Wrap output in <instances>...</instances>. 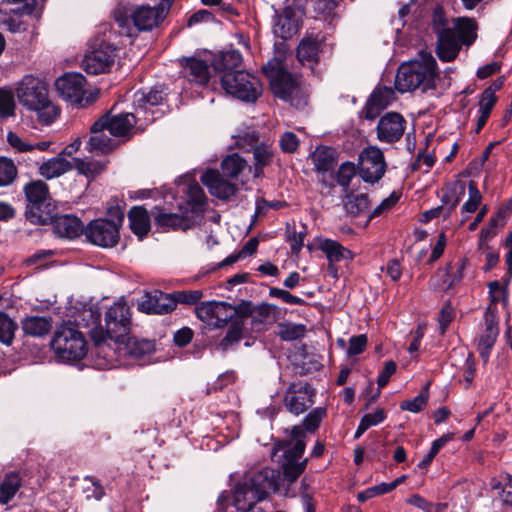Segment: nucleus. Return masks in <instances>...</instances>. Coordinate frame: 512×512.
Listing matches in <instances>:
<instances>
[{
  "label": "nucleus",
  "instance_id": "obj_27",
  "mask_svg": "<svg viewBox=\"0 0 512 512\" xmlns=\"http://www.w3.org/2000/svg\"><path fill=\"white\" fill-rule=\"evenodd\" d=\"M140 308L150 314H167L175 310V301L171 293L156 290L153 294L146 295Z\"/></svg>",
  "mask_w": 512,
  "mask_h": 512
},
{
  "label": "nucleus",
  "instance_id": "obj_45",
  "mask_svg": "<svg viewBox=\"0 0 512 512\" xmlns=\"http://www.w3.org/2000/svg\"><path fill=\"white\" fill-rule=\"evenodd\" d=\"M82 493L88 501H100L106 495L101 481L94 476H85L83 478Z\"/></svg>",
  "mask_w": 512,
  "mask_h": 512
},
{
  "label": "nucleus",
  "instance_id": "obj_9",
  "mask_svg": "<svg viewBox=\"0 0 512 512\" xmlns=\"http://www.w3.org/2000/svg\"><path fill=\"white\" fill-rule=\"evenodd\" d=\"M220 83L226 94L245 103H254L262 95L260 79L245 70L224 73Z\"/></svg>",
  "mask_w": 512,
  "mask_h": 512
},
{
  "label": "nucleus",
  "instance_id": "obj_51",
  "mask_svg": "<svg viewBox=\"0 0 512 512\" xmlns=\"http://www.w3.org/2000/svg\"><path fill=\"white\" fill-rule=\"evenodd\" d=\"M306 327L303 324L284 323L279 324V337L284 341H294L304 336Z\"/></svg>",
  "mask_w": 512,
  "mask_h": 512
},
{
  "label": "nucleus",
  "instance_id": "obj_14",
  "mask_svg": "<svg viewBox=\"0 0 512 512\" xmlns=\"http://www.w3.org/2000/svg\"><path fill=\"white\" fill-rule=\"evenodd\" d=\"M263 72L269 79L271 89L276 97L287 101L297 90V80L279 62H268L263 67Z\"/></svg>",
  "mask_w": 512,
  "mask_h": 512
},
{
  "label": "nucleus",
  "instance_id": "obj_30",
  "mask_svg": "<svg viewBox=\"0 0 512 512\" xmlns=\"http://www.w3.org/2000/svg\"><path fill=\"white\" fill-rule=\"evenodd\" d=\"M299 31L298 20L294 11L286 8L281 14L274 16L273 33L283 40L290 39Z\"/></svg>",
  "mask_w": 512,
  "mask_h": 512
},
{
  "label": "nucleus",
  "instance_id": "obj_61",
  "mask_svg": "<svg viewBox=\"0 0 512 512\" xmlns=\"http://www.w3.org/2000/svg\"><path fill=\"white\" fill-rule=\"evenodd\" d=\"M427 399L428 395L420 393L414 399L402 402L400 407L402 410L417 413L420 412L425 407Z\"/></svg>",
  "mask_w": 512,
  "mask_h": 512
},
{
  "label": "nucleus",
  "instance_id": "obj_24",
  "mask_svg": "<svg viewBox=\"0 0 512 512\" xmlns=\"http://www.w3.org/2000/svg\"><path fill=\"white\" fill-rule=\"evenodd\" d=\"M236 144L242 152L252 151L254 160H269L274 157L272 145L269 142H259V137L255 132L239 137Z\"/></svg>",
  "mask_w": 512,
  "mask_h": 512
},
{
  "label": "nucleus",
  "instance_id": "obj_40",
  "mask_svg": "<svg viewBox=\"0 0 512 512\" xmlns=\"http://www.w3.org/2000/svg\"><path fill=\"white\" fill-rule=\"evenodd\" d=\"M246 330H248V327H244L243 321L235 319L228 328L225 337L219 342L218 348L222 352H226L230 347L237 344L243 336L248 335Z\"/></svg>",
  "mask_w": 512,
  "mask_h": 512
},
{
  "label": "nucleus",
  "instance_id": "obj_46",
  "mask_svg": "<svg viewBox=\"0 0 512 512\" xmlns=\"http://www.w3.org/2000/svg\"><path fill=\"white\" fill-rule=\"evenodd\" d=\"M7 141L10 144V146H12L15 150H17L19 152H28V151H32L34 149H38L40 151H45L52 144L51 142H46V141L38 142L36 144H30V143L24 141L22 138H20L14 132L8 133Z\"/></svg>",
  "mask_w": 512,
  "mask_h": 512
},
{
  "label": "nucleus",
  "instance_id": "obj_53",
  "mask_svg": "<svg viewBox=\"0 0 512 512\" xmlns=\"http://www.w3.org/2000/svg\"><path fill=\"white\" fill-rule=\"evenodd\" d=\"M396 487H397V483H381L379 485L369 487L362 492H359L357 495V499L360 502H365V501H367L371 498H374L376 496L389 493Z\"/></svg>",
  "mask_w": 512,
  "mask_h": 512
},
{
  "label": "nucleus",
  "instance_id": "obj_44",
  "mask_svg": "<svg viewBox=\"0 0 512 512\" xmlns=\"http://www.w3.org/2000/svg\"><path fill=\"white\" fill-rule=\"evenodd\" d=\"M18 330V324L7 313L0 312V343L11 346Z\"/></svg>",
  "mask_w": 512,
  "mask_h": 512
},
{
  "label": "nucleus",
  "instance_id": "obj_15",
  "mask_svg": "<svg viewBox=\"0 0 512 512\" xmlns=\"http://www.w3.org/2000/svg\"><path fill=\"white\" fill-rule=\"evenodd\" d=\"M85 85L86 79L80 73H66L55 81L59 95L79 107H84L93 101V98H84Z\"/></svg>",
  "mask_w": 512,
  "mask_h": 512
},
{
  "label": "nucleus",
  "instance_id": "obj_16",
  "mask_svg": "<svg viewBox=\"0 0 512 512\" xmlns=\"http://www.w3.org/2000/svg\"><path fill=\"white\" fill-rule=\"evenodd\" d=\"M315 390L308 383H291L284 395L285 408L294 415L306 412L314 404Z\"/></svg>",
  "mask_w": 512,
  "mask_h": 512
},
{
  "label": "nucleus",
  "instance_id": "obj_2",
  "mask_svg": "<svg viewBox=\"0 0 512 512\" xmlns=\"http://www.w3.org/2000/svg\"><path fill=\"white\" fill-rule=\"evenodd\" d=\"M173 200V194H165L163 202L151 208L155 225L165 231L191 229L196 224V219L203 216L207 207V197L198 183L187 186L186 198L177 204V212L173 211Z\"/></svg>",
  "mask_w": 512,
  "mask_h": 512
},
{
  "label": "nucleus",
  "instance_id": "obj_26",
  "mask_svg": "<svg viewBox=\"0 0 512 512\" xmlns=\"http://www.w3.org/2000/svg\"><path fill=\"white\" fill-rule=\"evenodd\" d=\"M53 232L61 237L74 239L84 234L85 228L79 218L73 215H60L50 219Z\"/></svg>",
  "mask_w": 512,
  "mask_h": 512
},
{
  "label": "nucleus",
  "instance_id": "obj_13",
  "mask_svg": "<svg viewBox=\"0 0 512 512\" xmlns=\"http://www.w3.org/2000/svg\"><path fill=\"white\" fill-rule=\"evenodd\" d=\"M123 215L118 218L119 223L109 219L92 220L86 227L84 235L86 239L99 247H114L119 241V225Z\"/></svg>",
  "mask_w": 512,
  "mask_h": 512
},
{
  "label": "nucleus",
  "instance_id": "obj_54",
  "mask_svg": "<svg viewBox=\"0 0 512 512\" xmlns=\"http://www.w3.org/2000/svg\"><path fill=\"white\" fill-rule=\"evenodd\" d=\"M195 313L203 323L215 328L214 301L200 302L195 306Z\"/></svg>",
  "mask_w": 512,
  "mask_h": 512
},
{
  "label": "nucleus",
  "instance_id": "obj_19",
  "mask_svg": "<svg viewBox=\"0 0 512 512\" xmlns=\"http://www.w3.org/2000/svg\"><path fill=\"white\" fill-rule=\"evenodd\" d=\"M485 329L478 340L480 356L486 361L499 334L497 308L489 304L484 314Z\"/></svg>",
  "mask_w": 512,
  "mask_h": 512
},
{
  "label": "nucleus",
  "instance_id": "obj_10",
  "mask_svg": "<svg viewBox=\"0 0 512 512\" xmlns=\"http://www.w3.org/2000/svg\"><path fill=\"white\" fill-rule=\"evenodd\" d=\"M245 162H222V173L217 170H207L200 178L209 193L221 200H228L237 192V188L226 177L236 178L244 169Z\"/></svg>",
  "mask_w": 512,
  "mask_h": 512
},
{
  "label": "nucleus",
  "instance_id": "obj_52",
  "mask_svg": "<svg viewBox=\"0 0 512 512\" xmlns=\"http://www.w3.org/2000/svg\"><path fill=\"white\" fill-rule=\"evenodd\" d=\"M246 303L249 305L250 312L243 318L241 317V320L244 323V327H248L246 333L248 335H251L253 333H259L264 331L266 322L262 320L260 317H257V314L253 312V305L250 301H246Z\"/></svg>",
  "mask_w": 512,
  "mask_h": 512
},
{
  "label": "nucleus",
  "instance_id": "obj_57",
  "mask_svg": "<svg viewBox=\"0 0 512 512\" xmlns=\"http://www.w3.org/2000/svg\"><path fill=\"white\" fill-rule=\"evenodd\" d=\"M171 294L173 300L175 301V307L177 306L178 303L186 305H197V303L203 296L201 290L175 291Z\"/></svg>",
  "mask_w": 512,
  "mask_h": 512
},
{
  "label": "nucleus",
  "instance_id": "obj_17",
  "mask_svg": "<svg viewBox=\"0 0 512 512\" xmlns=\"http://www.w3.org/2000/svg\"><path fill=\"white\" fill-rule=\"evenodd\" d=\"M72 169L88 178H93L102 167H100V162H42L38 171L42 177L50 180Z\"/></svg>",
  "mask_w": 512,
  "mask_h": 512
},
{
  "label": "nucleus",
  "instance_id": "obj_63",
  "mask_svg": "<svg viewBox=\"0 0 512 512\" xmlns=\"http://www.w3.org/2000/svg\"><path fill=\"white\" fill-rule=\"evenodd\" d=\"M489 292L491 296L490 304H493L495 307L496 304L500 301H503L504 305L506 304L507 293L498 281L489 283Z\"/></svg>",
  "mask_w": 512,
  "mask_h": 512
},
{
  "label": "nucleus",
  "instance_id": "obj_22",
  "mask_svg": "<svg viewBox=\"0 0 512 512\" xmlns=\"http://www.w3.org/2000/svg\"><path fill=\"white\" fill-rule=\"evenodd\" d=\"M214 308L215 328H222L229 322L232 323L235 319H241L250 312L249 305L244 300L237 305L224 301H214Z\"/></svg>",
  "mask_w": 512,
  "mask_h": 512
},
{
  "label": "nucleus",
  "instance_id": "obj_5",
  "mask_svg": "<svg viewBox=\"0 0 512 512\" xmlns=\"http://www.w3.org/2000/svg\"><path fill=\"white\" fill-rule=\"evenodd\" d=\"M436 60L430 54L422 55L421 60L403 63L398 68L395 88L400 93L421 89L423 92L434 88Z\"/></svg>",
  "mask_w": 512,
  "mask_h": 512
},
{
  "label": "nucleus",
  "instance_id": "obj_42",
  "mask_svg": "<svg viewBox=\"0 0 512 512\" xmlns=\"http://www.w3.org/2000/svg\"><path fill=\"white\" fill-rule=\"evenodd\" d=\"M369 199L366 194H355L352 190L344 194L343 206L347 213L358 215L369 208Z\"/></svg>",
  "mask_w": 512,
  "mask_h": 512
},
{
  "label": "nucleus",
  "instance_id": "obj_64",
  "mask_svg": "<svg viewBox=\"0 0 512 512\" xmlns=\"http://www.w3.org/2000/svg\"><path fill=\"white\" fill-rule=\"evenodd\" d=\"M400 199V194L393 191L389 197L385 198L371 213V217L380 216L383 212L391 209Z\"/></svg>",
  "mask_w": 512,
  "mask_h": 512
},
{
  "label": "nucleus",
  "instance_id": "obj_29",
  "mask_svg": "<svg viewBox=\"0 0 512 512\" xmlns=\"http://www.w3.org/2000/svg\"><path fill=\"white\" fill-rule=\"evenodd\" d=\"M183 76L190 82L206 84L209 80V67L201 59L188 57L180 59Z\"/></svg>",
  "mask_w": 512,
  "mask_h": 512
},
{
  "label": "nucleus",
  "instance_id": "obj_62",
  "mask_svg": "<svg viewBox=\"0 0 512 512\" xmlns=\"http://www.w3.org/2000/svg\"><path fill=\"white\" fill-rule=\"evenodd\" d=\"M279 145L283 152L292 153L298 148L299 139L293 132L287 131L282 134Z\"/></svg>",
  "mask_w": 512,
  "mask_h": 512
},
{
  "label": "nucleus",
  "instance_id": "obj_35",
  "mask_svg": "<svg viewBox=\"0 0 512 512\" xmlns=\"http://www.w3.org/2000/svg\"><path fill=\"white\" fill-rule=\"evenodd\" d=\"M259 501H262L261 497L254 493L253 489L246 482L236 487L233 504L238 511L249 512Z\"/></svg>",
  "mask_w": 512,
  "mask_h": 512
},
{
  "label": "nucleus",
  "instance_id": "obj_6",
  "mask_svg": "<svg viewBox=\"0 0 512 512\" xmlns=\"http://www.w3.org/2000/svg\"><path fill=\"white\" fill-rule=\"evenodd\" d=\"M113 16L120 28V34L128 37L134 35V28L138 32L151 31L166 18L164 9L149 5L137 6L130 13L124 7H119L115 9Z\"/></svg>",
  "mask_w": 512,
  "mask_h": 512
},
{
  "label": "nucleus",
  "instance_id": "obj_38",
  "mask_svg": "<svg viewBox=\"0 0 512 512\" xmlns=\"http://www.w3.org/2000/svg\"><path fill=\"white\" fill-rule=\"evenodd\" d=\"M22 329L25 334L33 337H42L51 330V320L41 316H29L22 320Z\"/></svg>",
  "mask_w": 512,
  "mask_h": 512
},
{
  "label": "nucleus",
  "instance_id": "obj_43",
  "mask_svg": "<svg viewBox=\"0 0 512 512\" xmlns=\"http://www.w3.org/2000/svg\"><path fill=\"white\" fill-rule=\"evenodd\" d=\"M497 100H498L497 96H490L484 92L481 93L480 98H479V103H478L479 116H478L476 128H475L476 133H479L480 130L487 123V120L489 119L490 114H491L495 104L497 103Z\"/></svg>",
  "mask_w": 512,
  "mask_h": 512
},
{
  "label": "nucleus",
  "instance_id": "obj_48",
  "mask_svg": "<svg viewBox=\"0 0 512 512\" xmlns=\"http://www.w3.org/2000/svg\"><path fill=\"white\" fill-rule=\"evenodd\" d=\"M370 166L359 167V175L360 177L367 183H375L379 181L386 169V162H369Z\"/></svg>",
  "mask_w": 512,
  "mask_h": 512
},
{
  "label": "nucleus",
  "instance_id": "obj_36",
  "mask_svg": "<svg viewBox=\"0 0 512 512\" xmlns=\"http://www.w3.org/2000/svg\"><path fill=\"white\" fill-rule=\"evenodd\" d=\"M128 219L132 232L139 238H143L150 231V215L144 207H133L128 213Z\"/></svg>",
  "mask_w": 512,
  "mask_h": 512
},
{
  "label": "nucleus",
  "instance_id": "obj_3",
  "mask_svg": "<svg viewBox=\"0 0 512 512\" xmlns=\"http://www.w3.org/2000/svg\"><path fill=\"white\" fill-rule=\"evenodd\" d=\"M431 28L436 34V53L443 62L457 58L463 46L470 47L477 38L478 24L474 18L448 19L442 6L437 5L431 15Z\"/></svg>",
  "mask_w": 512,
  "mask_h": 512
},
{
  "label": "nucleus",
  "instance_id": "obj_7",
  "mask_svg": "<svg viewBox=\"0 0 512 512\" xmlns=\"http://www.w3.org/2000/svg\"><path fill=\"white\" fill-rule=\"evenodd\" d=\"M27 201L25 215L33 224H46L52 219L55 209L48 185L42 180H33L23 188Z\"/></svg>",
  "mask_w": 512,
  "mask_h": 512
},
{
  "label": "nucleus",
  "instance_id": "obj_18",
  "mask_svg": "<svg viewBox=\"0 0 512 512\" xmlns=\"http://www.w3.org/2000/svg\"><path fill=\"white\" fill-rule=\"evenodd\" d=\"M115 56V47L109 43H101L98 48L85 55L82 67L89 74H101L109 70L114 63Z\"/></svg>",
  "mask_w": 512,
  "mask_h": 512
},
{
  "label": "nucleus",
  "instance_id": "obj_21",
  "mask_svg": "<svg viewBox=\"0 0 512 512\" xmlns=\"http://www.w3.org/2000/svg\"><path fill=\"white\" fill-rule=\"evenodd\" d=\"M101 313L98 308H84L76 319L77 324L89 328V335L99 353L105 349V333L100 325Z\"/></svg>",
  "mask_w": 512,
  "mask_h": 512
},
{
  "label": "nucleus",
  "instance_id": "obj_59",
  "mask_svg": "<svg viewBox=\"0 0 512 512\" xmlns=\"http://www.w3.org/2000/svg\"><path fill=\"white\" fill-rule=\"evenodd\" d=\"M368 339L365 334L354 335L349 339L347 349L348 356H356L364 352L367 347Z\"/></svg>",
  "mask_w": 512,
  "mask_h": 512
},
{
  "label": "nucleus",
  "instance_id": "obj_37",
  "mask_svg": "<svg viewBox=\"0 0 512 512\" xmlns=\"http://www.w3.org/2000/svg\"><path fill=\"white\" fill-rule=\"evenodd\" d=\"M242 64V55L238 50H227L220 52L212 62L216 71L227 73L238 71L237 68Z\"/></svg>",
  "mask_w": 512,
  "mask_h": 512
},
{
  "label": "nucleus",
  "instance_id": "obj_58",
  "mask_svg": "<svg viewBox=\"0 0 512 512\" xmlns=\"http://www.w3.org/2000/svg\"><path fill=\"white\" fill-rule=\"evenodd\" d=\"M18 174L14 162H0V186H7L16 179Z\"/></svg>",
  "mask_w": 512,
  "mask_h": 512
},
{
  "label": "nucleus",
  "instance_id": "obj_12",
  "mask_svg": "<svg viewBox=\"0 0 512 512\" xmlns=\"http://www.w3.org/2000/svg\"><path fill=\"white\" fill-rule=\"evenodd\" d=\"M131 326V312L129 306L123 302H115L105 314V341L107 339L120 342L129 335Z\"/></svg>",
  "mask_w": 512,
  "mask_h": 512
},
{
  "label": "nucleus",
  "instance_id": "obj_39",
  "mask_svg": "<svg viewBox=\"0 0 512 512\" xmlns=\"http://www.w3.org/2000/svg\"><path fill=\"white\" fill-rule=\"evenodd\" d=\"M22 486V480L17 472H9L5 474L0 484V504H8Z\"/></svg>",
  "mask_w": 512,
  "mask_h": 512
},
{
  "label": "nucleus",
  "instance_id": "obj_32",
  "mask_svg": "<svg viewBox=\"0 0 512 512\" xmlns=\"http://www.w3.org/2000/svg\"><path fill=\"white\" fill-rule=\"evenodd\" d=\"M468 259L467 258H461L458 260V262L455 264L454 267L451 265H448V267L445 269L446 272H443V276H447L451 278L449 280L448 284L440 285L438 277H432L429 280V286L433 290H449L453 288L456 284H458L464 276V270L468 266Z\"/></svg>",
  "mask_w": 512,
  "mask_h": 512
},
{
  "label": "nucleus",
  "instance_id": "obj_34",
  "mask_svg": "<svg viewBox=\"0 0 512 512\" xmlns=\"http://www.w3.org/2000/svg\"><path fill=\"white\" fill-rule=\"evenodd\" d=\"M319 248L326 255L330 270L334 269V263L343 260H352L354 258L352 251L332 239H324L321 241Z\"/></svg>",
  "mask_w": 512,
  "mask_h": 512
},
{
  "label": "nucleus",
  "instance_id": "obj_23",
  "mask_svg": "<svg viewBox=\"0 0 512 512\" xmlns=\"http://www.w3.org/2000/svg\"><path fill=\"white\" fill-rule=\"evenodd\" d=\"M394 96V91L390 87L375 89L363 109L364 117L368 120H374L394 100Z\"/></svg>",
  "mask_w": 512,
  "mask_h": 512
},
{
  "label": "nucleus",
  "instance_id": "obj_4",
  "mask_svg": "<svg viewBox=\"0 0 512 512\" xmlns=\"http://www.w3.org/2000/svg\"><path fill=\"white\" fill-rule=\"evenodd\" d=\"M17 98L23 106L38 113L42 124H51L59 115V108L51 103L47 86L39 78L31 75L23 77L17 87Z\"/></svg>",
  "mask_w": 512,
  "mask_h": 512
},
{
  "label": "nucleus",
  "instance_id": "obj_11",
  "mask_svg": "<svg viewBox=\"0 0 512 512\" xmlns=\"http://www.w3.org/2000/svg\"><path fill=\"white\" fill-rule=\"evenodd\" d=\"M51 347L55 354L65 361L81 360L87 354V342L83 334L68 324L58 327Z\"/></svg>",
  "mask_w": 512,
  "mask_h": 512
},
{
  "label": "nucleus",
  "instance_id": "obj_33",
  "mask_svg": "<svg viewBox=\"0 0 512 512\" xmlns=\"http://www.w3.org/2000/svg\"><path fill=\"white\" fill-rule=\"evenodd\" d=\"M166 93L162 87H154L149 91H137L134 95V103L137 113H148L150 108L163 103Z\"/></svg>",
  "mask_w": 512,
  "mask_h": 512
},
{
  "label": "nucleus",
  "instance_id": "obj_41",
  "mask_svg": "<svg viewBox=\"0 0 512 512\" xmlns=\"http://www.w3.org/2000/svg\"><path fill=\"white\" fill-rule=\"evenodd\" d=\"M465 189L466 187L464 182L456 181L444 191L442 195V202L445 206H449L447 211L444 213V217H448L451 211L460 203L465 195Z\"/></svg>",
  "mask_w": 512,
  "mask_h": 512
},
{
  "label": "nucleus",
  "instance_id": "obj_25",
  "mask_svg": "<svg viewBox=\"0 0 512 512\" xmlns=\"http://www.w3.org/2000/svg\"><path fill=\"white\" fill-rule=\"evenodd\" d=\"M322 43L317 37L307 36L301 39L297 46L296 56L298 61L314 71L319 62Z\"/></svg>",
  "mask_w": 512,
  "mask_h": 512
},
{
  "label": "nucleus",
  "instance_id": "obj_20",
  "mask_svg": "<svg viewBox=\"0 0 512 512\" xmlns=\"http://www.w3.org/2000/svg\"><path fill=\"white\" fill-rule=\"evenodd\" d=\"M404 117L396 112H389L382 116L377 124V138L381 142L395 143L401 139L405 130Z\"/></svg>",
  "mask_w": 512,
  "mask_h": 512
},
{
  "label": "nucleus",
  "instance_id": "obj_49",
  "mask_svg": "<svg viewBox=\"0 0 512 512\" xmlns=\"http://www.w3.org/2000/svg\"><path fill=\"white\" fill-rule=\"evenodd\" d=\"M334 162H315L318 181L326 187L333 188L336 178L333 167Z\"/></svg>",
  "mask_w": 512,
  "mask_h": 512
},
{
  "label": "nucleus",
  "instance_id": "obj_8",
  "mask_svg": "<svg viewBox=\"0 0 512 512\" xmlns=\"http://www.w3.org/2000/svg\"><path fill=\"white\" fill-rule=\"evenodd\" d=\"M154 117L145 118V125L140 122L139 114L135 113H106L94 123V130H107L110 135L120 142H127L137 133L145 131L146 125L153 122Z\"/></svg>",
  "mask_w": 512,
  "mask_h": 512
},
{
  "label": "nucleus",
  "instance_id": "obj_55",
  "mask_svg": "<svg viewBox=\"0 0 512 512\" xmlns=\"http://www.w3.org/2000/svg\"><path fill=\"white\" fill-rule=\"evenodd\" d=\"M468 192L469 199L463 204L461 210L462 212L473 213L477 210L482 199V195L475 181H469Z\"/></svg>",
  "mask_w": 512,
  "mask_h": 512
},
{
  "label": "nucleus",
  "instance_id": "obj_28",
  "mask_svg": "<svg viewBox=\"0 0 512 512\" xmlns=\"http://www.w3.org/2000/svg\"><path fill=\"white\" fill-rule=\"evenodd\" d=\"M115 344L121 355L135 359L154 351V343L152 341L136 337L126 336L120 342H115Z\"/></svg>",
  "mask_w": 512,
  "mask_h": 512
},
{
  "label": "nucleus",
  "instance_id": "obj_47",
  "mask_svg": "<svg viewBox=\"0 0 512 512\" xmlns=\"http://www.w3.org/2000/svg\"><path fill=\"white\" fill-rule=\"evenodd\" d=\"M356 173L357 169L353 162H342L335 173L336 183L342 187L344 194L351 191L349 184Z\"/></svg>",
  "mask_w": 512,
  "mask_h": 512
},
{
  "label": "nucleus",
  "instance_id": "obj_31",
  "mask_svg": "<svg viewBox=\"0 0 512 512\" xmlns=\"http://www.w3.org/2000/svg\"><path fill=\"white\" fill-rule=\"evenodd\" d=\"M106 130H94V124L91 126V133L86 144V149L96 156L108 154L118 148L120 141L117 138H111Z\"/></svg>",
  "mask_w": 512,
  "mask_h": 512
},
{
  "label": "nucleus",
  "instance_id": "obj_56",
  "mask_svg": "<svg viewBox=\"0 0 512 512\" xmlns=\"http://www.w3.org/2000/svg\"><path fill=\"white\" fill-rule=\"evenodd\" d=\"M15 114L14 95L10 90L0 89V117L7 118Z\"/></svg>",
  "mask_w": 512,
  "mask_h": 512
},
{
  "label": "nucleus",
  "instance_id": "obj_50",
  "mask_svg": "<svg viewBox=\"0 0 512 512\" xmlns=\"http://www.w3.org/2000/svg\"><path fill=\"white\" fill-rule=\"evenodd\" d=\"M327 415V410L324 407H316L312 411H310L303 420V426L299 425L304 433L314 432L320 426L321 421ZM306 436L304 437V439Z\"/></svg>",
  "mask_w": 512,
  "mask_h": 512
},
{
  "label": "nucleus",
  "instance_id": "obj_60",
  "mask_svg": "<svg viewBox=\"0 0 512 512\" xmlns=\"http://www.w3.org/2000/svg\"><path fill=\"white\" fill-rule=\"evenodd\" d=\"M269 295L274 298H279L283 302L288 303V304H293V305L305 304V301L302 298L294 296L290 292L280 289V288H276V287L270 288Z\"/></svg>",
  "mask_w": 512,
  "mask_h": 512
},
{
  "label": "nucleus",
  "instance_id": "obj_1",
  "mask_svg": "<svg viewBox=\"0 0 512 512\" xmlns=\"http://www.w3.org/2000/svg\"><path fill=\"white\" fill-rule=\"evenodd\" d=\"M305 433L300 426H294L290 438L279 441L275 444V455L278 451L283 452L284 462L282 464V475L280 471L272 468H263L254 473L245 482L251 487L261 500H264L270 492H280L286 497H295L296 490L291 485L305 471L307 459L302 455L305 451Z\"/></svg>",
  "mask_w": 512,
  "mask_h": 512
}]
</instances>
